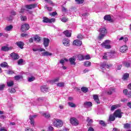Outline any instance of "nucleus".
I'll return each mask as SVG.
<instances>
[{"label": "nucleus", "mask_w": 131, "mask_h": 131, "mask_svg": "<svg viewBox=\"0 0 131 131\" xmlns=\"http://www.w3.org/2000/svg\"><path fill=\"white\" fill-rule=\"evenodd\" d=\"M100 34L98 36L99 39H103L104 37L107 34V30L105 28H101L99 30Z\"/></svg>", "instance_id": "obj_1"}, {"label": "nucleus", "mask_w": 131, "mask_h": 131, "mask_svg": "<svg viewBox=\"0 0 131 131\" xmlns=\"http://www.w3.org/2000/svg\"><path fill=\"white\" fill-rule=\"evenodd\" d=\"M111 41L110 40H105L102 44L101 46L103 48V49H111V46L110 45V43Z\"/></svg>", "instance_id": "obj_2"}, {"label": "nucleus", "mask_w": 131, "mask_h": 131, "mask_svg": "<svg viewBox=\"0 0 131 131\" xmlns=\"http://www.w3.org/2000/svg\"><path fill=\"white\" fill-rule=\"evenodd\" d=\"M70 123H71L72 125H74L75 126H77V125L79 124V121H78V120H77L75 117L71 118L70 119Z\"/></svg>", "instance_id": "obj_3"}, {"label": "nucleus", "mask_w": 131, "mask_h": 131, "mask_svg": "<svg viewBox=\"0 0 131 131\" xmlns=\"http://www.w3.org/2000/svg\"><path fill=\"white\" fill-rule=\"evenodd\" d=\"M53 124L56 127H61V126H63V122L59 119L55 120Z\"/></svg>", "instance_id": "obj_4"}, {"label": "nucleus", "mask_w": 131, "mask_h": 131, "mask_svg": "<svg viewBox=\"0 0 131 131\" xmlns=\"http://www.w3.org/2000/svg\"><path fill=\"white\" fill-rule=\"evenodd\" d=\"M122 112H121V110H117L114 113V115L116 118H121L122 117Z\"/></svg>", "instance_id": "obj_5"}, {"label": "nucleus", "mask_w": 131, "mask_h": 131, "mask_svg": "<svg viewBox=\"0 0 131 131\" xmlns=\"http://www.w3.org/2000/svg\"><path fill=\"white\" fill-rule=\"evenodd\" d=\"M110 67H112V64H107L106 62H103L100 66V68L102 70H104L106 68H110Z\"/></svg>", "instance_id": "obj_6"}, {"label": "nucleus", "mask_w": 131, "mask_h": 131, "mask_svg": "<svg viewBox=\"0 0 131 131\" xmlns=\"http://www.w3.org/2000/svg\"><path fill=\"white\" fill-rule=\"evenodd\" d=\"M28 29H29V25L27 24H25L21 26V30L23 32L27 31Z\"/></svg>", "instance_id": "obj_7"}, {"label": "nucleus", "mask_w": 131, "mask_h": 131, "mask_svg": "<svg viewBox=\"0 0 131 131\" xmlns=\"http://www.w3.org/2000/svg\"><path fill=\"white\" fill-rule=\"evenodd\" d=\"M43 43L45 48H48V47H49V45L50 44V39L44 38Z\"/></svg>", "instance_id": "obj_8"}, {"label": "nucleus", "mask_w": 131, "mask_h": 131, "mask_svg": "<svg viewBox=\"0 0 131 131\" xmlns=\"http://www.w3.org/2000/svg\"><path fill=\"white\" fill-rule=\"evenodd\" d=\"M36 7H37V4L26 5V8L27 9H28L29 10H32V9H34L35 8H36Z\"/></svg>", "instance_id": "obj_9"}, {"label": "nucleus", "mask_w": 131, "mask_h": 131, "mask_svg": "<svg viewBox=\"0 0 131 131\" xmlns=\"http://www.w3.org/2000/svg\"><path fill=\"white\" fill-rule=\"evenodd\" d=\"M13 49V47H8L7 46H3L1 48V50L3 52H8V51H11V50Z\"/></svg>", "instance_id": "obj_10"}, {"label": "nucleus", "mask_w": 131, "mask_h": 131, "mask_svg": "<svg viewBox=\"0 0 131 131\" xmlns=\"http://www.w3.org/2000/svg\"><path fill=\"white\" fill-rule=\"evenodd\" d=\"M10 57L13 59V60H18L19 59V55L18 54L12 53L10 54Z\"/></svg>", "instance_id": "obj_11"}, {"label": "nucleus", "mask_w": 131, "mask_h": 131, "mask_svg": "<svg viewBox=\"0 0 131 131\" xmlns=\"http://www.w3.org/2000/svg\"><path fill=\"white\" fill-rule=\"evenodd\" d=\"M41 92H42V93H48L49 92V88L47 85H43L41 86Z\"/></svg>", "instance_id": "obj_12"}, {"label": "nucleus", "mask_w": 131, "mask_h": 131, "mask_svg": "<svg viewBox=\"0 0 131 131\" xmlns=\"http://www.w3.org/2000/svg\"><path fill=\"white\" fill-rule=\"evenodd\" d=\"M112 53L110 52H107L105 53L104 55L103 56V59H108V58H112Z\"/></svg>", "instance_id": "obj_13"}, {"label": "nucleus", "mask_w": 131, "mask_h": 131, "mask_svg": "<svg viewBox=\"0 0 131 131\" xmlns=\"http://www.w3.org/2000/svg\"><path fill=\"white\" fill-rule=\"evenodd\" d=\"M74 45L75 46H78V47H80L82 45V42L80 40H75L73 42Z\"/></svg>", "instance_id": "obj_14"}, {"label": "nucleus", "mask_w": 131, "mask_h": 131, "mask_svg": "<svg viewBox=\"0 0 131 131\" xmlns=\"http://www.w3.org/2000/svg\"><path fill=\"white\" fill-rule=\"evenodd\" d=\"M93 99L97 104H100V100L98 95H93Z\"/></svg>", "instance_id": "obj_15"}, {"label": "nucleus", "mask_w": 131, "mask_h": 131, "mask_svg": "<svg viewBox=\"0 0 131 131\" xmlns=\"http://www.w3.org/2000/svg\"><path fill=\"white\" fill-rule=\"evenodd\" d=\"M93 106V103L90 101L85 102L84 103V106L85 108H88V107H92Z\"/></svg>", "instance_id": "obj_16"}, {"label": "nucleus", "mask_w": 131, "mask_h": 131, "mask_svg": "<svg viewBox=\"0 0 131 131\" xmlns=\"http://www.w3.org/2000/svg\"><path fill=\"white\" fill-rule=\"evenodd\" d=\"M62 43L66 47L68 46V45H69V39L67 38L63 39L62 40Z\"/></svg>", "instance_id": "obj_17"}, {"label": "nucleus", "mask_w": 131, "mask_h": 131, "mask_svg": "<svg viewBox=\"0 0 131 131\" xmlns=\"http://www.w3.org/2000/svg\"><path fill=\"white\" fill-rule=\"evenodd\" d=\"M63 34L67 37H71V32L69 31L68 30H66L63 32Z\"/></svg>", "instance_id": "obj_18"}, {"label": "nucleus", "mask_w": 131, "mask_h": 131, "mask_svg": "<svg viewBox=\"0 0 131 131\" xmlns=\"http://www.w3.org/2000/svg\"><path fill=\"white\" fill-rule=\"evenodd\" d=\"M127 49H128L127 47L124 46L121 47L120 48V51L121 53H125L126 51V50H127Z\"/></svg>", "instance_id": "obj_19"}, {"label": "nucleus", "mask_w": 131, "mask_h": 131, "mask_svg": "<svg viewBox=\"0 0 131 131\" xmlns=\"http://www.w3.org/2000/svg\"><path fill=\"white\" fill-rule=\"evenodd\" d=\"M104 19L109 21L110 22H112V19H111V16L110 15H106L104 17Z\"/></svg>", "instance_id": "obj_20"}, {"label": "nucleus", "mask_w": 131, "mask_h": 131, "mask_svg": "<svg viewBox=\"0 0 131 131\" xmlns=\"http://www.w3.org/2000/svg\"><path fill=\"white\" fill-rule=\"evenodd\" d=\"M16 45L18 48H20V49H23L24 43L22 41H19L16 42Z\"/></svg>", "instance_id": "obj_21"}, {"label": "nucleus", "mask_w": 131, "mask_h": 131, "mask_svg": "<svg viewBox=\"0 0 131 131\" xmlns=\"http://www.w3.org/2000/svg\"><path fill=\"white\" fill-rule=\"evenodd\" d=\"M42 56H52V55H53V54H52L50 52H49L48 51L46 52H43L41 53Z\"/></svg>", "instance_id": "obj_22"}, {"label": "nucleus", "mask_w": 131, "mask_h": 131, "mask_svg": "<svg viewBox=\"0 0 131 131\" xmlns=\"http://www.w3.org/2000/svg\"><path fill=\"white\" fill-rule=\"evenodd\" d=\"M86 121L87 122H88V125H89L90 126H91L93 122H94V121H93V119H90L89 117L87 118Z\"/></svg>", "instance_id": "obj_23"}, {"label": "nucleus", "mask_w": 131, "mask_h": 131, "mask_svg": "<svg viewBox=\"0 0 131 131\" xmlns=\"http://www.w3.org/2000/svg\"><path fill=\"white\" fill-rule=\"evenodd\" d=\"M81 91L83 92V93H88V92H89V89L86 87L83 86L81 88Z\"/></svg>", "instance_id": "obj_24"}, {"label": "nucleus", "mask_w": 131, "mask_h": 131, "mask_svg": "<svg viewBox=\"0 0 131 131\" xmlns=\"http://www.w3.org/2000/svg\"><path fill=\"white\" fill-rule=\"evenodd\" d=\"M109 120L110 121H114V120H115V116H114V114L110 116Z\"/></svg>", "instance_id": "obj_25"}, {"label": "nucleus", "mask_w": 131, "mask_h": 131, "mask_svg": "<svg viewBox=\"0 0 131 131\" xmlns=\"http://www.w3.org/2000/svg\"><path fill=\"white\" fill-rule=\"evenodd\" d=\"M92 65V62L89 61H86L84 62V66H85V67H90Z\"/></svg>", "instance_id": "obj_26"}, {"label": "nucleus", "mask_w": 131, "mask_h": 131, "mask_svg": "<svg viewBox=\"0 0 131 131\" xmlns=\"http://www.w3.org/2000/svg\"><path fill=\"white\" fill-rule=\"evenodd\" d=\"M15 80H19V79H23V77L21 75H16L14 76Z\"/></svg>", "instance_id": "obj_27"}, {"label": "nucleus", "mask_w": 131, "mask_h": 131, "mask_svg": "<svg viewBox=\"0 0 131 131\" xmlns=\"http://www.w3.org/2000/svg\"><path fill=\"white\" fill-rule=\"evenodd\" d=\"M124 128L129 129L130 128H131L130 124L128 123L124 124Z\"/></svg>", "instance_id": "obj_28"}, {"label": "nucleus", "mask_w": 131, "mask_h": 131, "mask_svg": "<svg viewBox=\"0 0 131 131\" xmlns=\"http://www.w3.org/2000/svg\"><path fill=\"white\" fill-rule=\"evenodd\" d=\"M70 62L71 65H75V59L74 58H70Z\"/></svg>", "instance_id": "obj_29"}, {"label": "nucleus", "mask_w": 131, "mask_h": 131, "mask_svg": "<svg viewBox=\"0 0 131 131\" xmlns=\"http://www.w3.org/2000/svg\"><path fill=\"white\" fill-rule=\"evenodd\" d=\"M49 21L50 19H49V18L46 17H43L42 22H43V23H49Z\"/></svg>", "instance_id": "obj_30"}, {"label": "nucleus", "mask_w": 131, "mask_h": 131, "mask_svg": "<svg viewBox=\"0 0 131 131\" xmlns=\"http://www.w3.org/2000/svg\"><path fill=\"white\" fill-rule=\"evenodd\" d=\"M65 83L63 82H59L57 84V86L59 88H63L64 85Z\"/></svg>", "instance_id": "obj_31"}, {"label": "nucleus", "mask_w": 131, "mask_h": 131, "mask_svg": "<svg viewBox=\"0 0 131 131\" xmlns=\"http://www.w3.org/2000/svg\"><path fill=\"white\" fill-rule=\"evenodd\" d=\"M68 104L69 106L72 108H75V107H76V105H75L73 102H68Z\"/></svg>", "instance_id": "obj_32"}, {"label": "nucleus", "mask_w": 131, "mask_h": 131, "mask_svg": "<svg viewBox=\"0 0 131 131\" xmlns=\"http://www.w3.org/2000/svg\"><path fill=\"white\" fill-rule=\"evenodd\" d=\"M34 39L35 41H37V42H38L40 40V37H39L37 35H36L34 36Z\"/></svg>", "instance_id": "obj_33"}, {"label": "nucleus", "mask_w": 131, "mask_h": 131, "mask_svg": "<svg viewBox=\"0 0 131 131\" xmlns=\"http://www.w3.org/2000/svg\"><path fill=\"white\" fill-rule=\"evenodd\" d=\"M119 40H123V41H124L125 42H126V41H127V40H128V38H127V37H121V38H120L119 39Z\"/></svg>", "instance_id": "obj_34"}, {"label": "nucleus", "mask_w": 131, "mask_h": 131, "mask_svg": "<svg viewBox=\"0 0 131 131\" xmlns=\"http://www.w3.org/2000/svg\"><path fill=\"white\" fill-rule=\"evenodd\" d=\"M12 29H13V26L10 25V26H7L6 28H5V30H6V31H10Z\"/></svg>", "instance_id": "obj_35"}, {"label": "nucleus", "mask_w": 131, "mask_h": 131, "mask_svg": "<svg viewBox=\"0 0 131 131\" xmlns=\"http://www.w3.org/2000/svg\"><path fill=\"white\" fill-rule=\"evenodd\" d=\"M43 116H44L45 118H50V117H51V115L48 113H45L43 114Z\"/></svg>", "instance_id": "obj_36"}, {"label": "nucleus", "mask_w": 131, "mask_h": 131, "mask_svg": "<svg viewBox=\"0 0 131 131\" xmlns=\"http://www.w3.org/2000/svg\"><path fill=\"white\" fill-rule=\"evenodd\" d=\"M129 74H128V73H125L123 76V79L124 80H126V79H127V78L129 77Z\"/></svg>", "instance_id": "obj_37"}, {"label": "nucleus", "mask_w": 131, "mask_h": 131, "mask_svg": "<svg viewBox=\"0 0 131 131\" xmlns=\"http://www.w3.org/2000/svg\"><path fill=\"white\" fill-rule=\"evenodd\" d=\"M118 107V105H113L111 106V111H114V110H115V109H117Z\"/></svg>", "instance_id": "obj_38"}, {"label": "nucleus", "mask_w": 131, "mask_h": 131, "mask_svg": "<svg viewBox=\"0 0 131 131\" xmlns=\"http://www.w3.org/2000/svg\"><path fill=\"white\" fill-rule=\"evenodd\" d=\"M65 62H68V59H66V58H64L63 59H61L60 61H59V63L60 64H62V65L64 64V63H65Z\"/></svg>", "instance_id": "obj_39"}, {"label": "nucleus", "mask_w": 131, "mask_h": 131, "mask_svg": "<svg viewBox=\"0 0 131 131\" xmlns=\"http://www.w3.org/2000/svg\"><path fill=\"white\" fill-rule=\"evenodd\" d=\"M123 65L124 66H125V67H126L127 68H128V67H130V63L129 62H124Z\"/></svg>", "instance_id": "obj_40"}, {"label": "nucleus", "mask_w": 131, "mask_h": 131, "mask_svg": "<svg viewBox=\"0 0 131 131\" xmlns=\"http://www.w3.org/2000/svg\"><path fill=\"white\" fill-rule=\"evenodd\" d=\"M34 80H35V78L34 77H33V76L30 77L28 78V81L29 82H31L32 81H33Z\"/></svg>", "instance_id": "obj_41"}, {"label": "nucleus", "mask_w": 131, "mask_h": 131, "mask_svg": "<svg viewBox=\"0 0 131 131\" xmlns=\"http://www.w3.org/2000/svg\"><path fill=\"white\" fill-rule=\"evenodd\" d=\"M8 86H13L14 85V81H10L9 82H7Z\"/></svg>", "instance_id": "obj_42"}, {"label": "nucleus", "mask_w": 131, "mask_h": 131, "mask_svg": "<svg viewBox=\"0 0 131 131\" xmlns=\"http://www.w3.org/2000/svg\"><path fill=\"white\" fill-rule=\"evenodd\" d=\"M78 58L80 61H83L84 60V55H78Z\"/></svg>", "instance_id": "obj_43"}, {"label": "nucleus", "mask_w": 131, "mask_h": 131, "mask_svg": "<svg viewBox=\"0 0 131 131\" xmlns=\"http://www.w3.org/2000/svg\"><path fill=\"white\" fill-rule=\"evenodd\" d=\"M1 67H8V63L6 62H4L3 63H1Z\"/></svg>", "instance_id": "obj_44"}, {"label": "nucleus", "mask_w": 131, "mask_h": 131, "mask_svg": "<svg viewBox=\"0 0 131 131\" xmlns=\"http://www.w3.org/2000/svg\"><path fill=\"white\" fill-rule=\"evenodd\" d=\"M91 56L90 55H84V60H90Z\"/></svg>", "instance_id": "obj_45"}, {"label": "nucleus", "mask_w": 131, "mask_h": 131, "mask_svg": "<svg viewBox=\"0 0 131 131\" xmlns=\"http://www.w3.org/2000/svg\"><path fill=\"white\" fill-rule=\"evenodd\" d=\"M113 91H114V89L112 88L110 89L109 90L107 91L108 95H112Z\"/></svg>", "instance_id": "obj_46"}, {"label": "nucleus", "mask_w": 131, "mask_h": 131, "mask_svg": "<svg viewBox=\"0 0 131 131\" xmlns=\"http://www.w3.org/2000/svg\"><path fill=\"white\" fill-rule=\"evenodd\" d=\"M30 120H31V124L32 125H34V120H33V118L32 117H30Z\"/></svg>", "instance_id": "obj_47"}, {"label": "nucleus", "mask_w": 131, "mask_h": 131, "mask_svg": "<svg viewBox=\"0 0 131 131\" xmlns=\"http://www.w3.org/2000/svg\"><path fill=\"white\" fill-rule=\"evenodd\" d=\"M7 74L12 75L15 73V71H12V70H9V71H7Z\"/></svg>", "instance_id": "obj_48"}, {"label": "nucleus", "mask_w": 131, "mask_h": 131, "mask_svg": "<svg viewBox=\"0 0 131 131\" xmlns=\"http://www.w3.org/2000/svg\"><path fill=\"white\" fill-rule=\"evenodd\" d=\"M61 21L62 22H67L68 21V18L65 17H61Z\"/></svg>", "instance_id": "obj_49"}, {"label": "nucleus", "mask_w": 131, "mask_h": 131, "mask_svg": "<svg viewBox=\"0 0 131 131\" xmlns=\"http://www.w3.org/2000/svg\"><path fill=\"white\" fill-rule=\"evenodd\" d=\"M20 19L21 21H26V20H27V17L21 15L20 16Z\"/></svg>", "instance_id": "obj_50"}, {"label": "nucleus", "mask_w": 131, "mask_h": 131, "mask_svg": "<svg viewBox=\"0 0 131 131\" xmlns=\"http://www.w3.org/2000/svg\"><path fill=\"white\" fill-rule=\"evenodd\" d=\"M56 22V18H52L51 19H49V23H54Z\"/></svg>", "instance_id": "obj_51"}, {"label": "nucleus", "mask_w": 131, "mask_h": 131, "mask_svg": "<svg viewBox=\"0 0 131 131\" xmlns=\"http://www.w3.org/2000/svg\"><path fill=\"white\" fill-rule=\"evenodd\" d=\"M49 15H50V16H51V17H54V16H56V15H57V12H52V13H49Z\"/></svg>", "instance_id": "obj_52"}, {"label": "nucleus", "mask_w": 131, "mask_h": 131, "mask_svg": "<svg viewBox=\"0 0 131 131\" xmlns=\"http://www.w3.org/2000/svg\"><path fill=\"white\" fill-rule=\"evenodd\" d=\"M9 92L10 93H11V94H13V93H15L16 92V90L14 88H11L9 90Z\"/></svg>", "instance_id": "obj_53"}, {"label": "nucleus", "mask_w": 131, "mask_h": 131, "mask_svg": "<svg viewBox=\"0 0 131 131\" xmlns=\"http://www.w3.org/2000/svg\"><path fill=\"white\" fill-rule=\"evenodd\" d=\"M11 16H16V13L15 11L12 10L10 12Z\"/></svg>", "instance_id": "obj_54"}, {"label": "nucleus", "mask_w": 131, "mask_h": 131, "mask_svg": "<svg viewBox=\"0 0 131 131\" xmlns=\"http://www.w3.org/2000/svg\"><path fill=\"white\" fill-rule=\"evenodd\" d=\"M75 2H76L77 4H83V0H75Z\"/></svg>", "instance_id": "obj_55"}, {"label": "nucleus", "mask_w": 131, "mask_h": 131, "mask_svg": "<svg viewBox=\"0 0 131 131\" xmlns=\"http://www.w3.org/2000/svg\"><path fill=\"white\" fill-rule=\"evenodd\" d=\"M99 123L101 124V125H102L103 126H105V122L103 120H100L99 121Z\"/></svg>", "instance_id": "obj_56"}, {"label": "nucleus", "mask_w": 131, "mask_h": 131, "mask_svg": "<svg viewBox=\"0 0 131 131\" xmlns=\"http://www.w3.org/2000/svg\"><path fill=\"white\" fill-rule=\"evenodd\" d=\"M77 37L78 39H82L83 38V36L80 34L78 35Z\"/></svg>", "instance_id": "obj_57"}, {"label": "nucleus", "mask_w": 131, "mask_h": 131, "mask_svg": "<svg viewBox=\"0 0 131 131\" xmlns=\"http://www.w3.org/2000/svg\"><path fill=\"white\" fill-rule=\"evenodd\" d=\"M5 86H6V85L5 84L0 85V91H3V90L5 89Z\"/></svg>", "instance_id": "obj_58"}, {"label": "nucleus", "mask_w": 131, "mask_h": 131, "mask_svg": "<svg viewBox=\"0 0 131 131\" xmlns=\"http://www.w3.org/2000/svg\"><path fill=\"white\" fill-rule=\"evenodd\" d=\"M23 63V59H20L18 61V65H22V63Z\"/></svg>", "instance_id": "obj_59"}, {"label": "nucleus", "mask_w": 131, "mask_h": 131, "mask_svg": "<svg viewBox=\"0 0 131 131\" xmlns=\"http://www.w3.org/2000/svg\"><path fill=\"white\" fill-rule=\"evenodd\" d=\"M45 9H47L48 11H52L53 10V8H52V7H48V6H46L45 7Z\"/></svg>", "instance_id": "obj_60"}, {"label": "nucleus", "mask_w": 131, "mask_h": 131, "mask_svg": "<svg viewBox=\"0 0 131 131\" xmlns=\"http://www.w3.org/2000/svg\"><path fill=\"white\" fill-rule=\"evenodd\" d=\"M127 93H128V91L127 89L124 90H123V93L124 94V95H125L126 96L128 95Z\"/></svg>", "instance_id": "obj_61"}, {"label": "nucleus", "mask_w": 131, "mask_h": 131, "mask_svg": "<svg viewBox=\"0 0 131 131\" xmlns=\"http://www.w3.org/2000/svg\"><path fill=\"white\" fill-rule=\"evenodd\" d=\"M58 81H59V78H57L56 79H54L52 80V82H58Z\"/></svg>", "instance_id": "obj_62"}, {"label": "nucleus", "mask_w": 131, "mask_h": 131, "mask_svg": "<svg viewBox=\"0 0 131 131\" xmlns=\"http://www.w3.org/2000/svg\"><path fill=\"white\" fill-rule=\"evenodd\" d=\"M0 131H7V129L5 127H3L0 128Z\"/></svg>", "instance_id": "obj_63"}, {"label": "nucleus", "mask_w": 131, "mask_h": 131, "mask_svg": "<svg viewBox=\"0 0 131 131\" xmlns=\"http://www.w3.org/2000/svg\"><path fill=\"white\" fill-rule=\"evenodd\" d=\"M88 131H95V130L94 129V128H93L92 127H90Z\"/></svg>", "instance_id": "obj_64"}]
</instances>
